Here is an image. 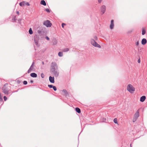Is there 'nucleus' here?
Here are the masks:
<instances>
[{
  "instance_id": "nucleus-1",
  "label": "nucleus",
  "mask_w": 147,
  "mask_h": 147,
  "mask_svg": "<svg viewBox=\"0 0 147 147\" xmlns=\"http://www.w3.org/2000/svg\"><path fill=\"white\" fill-rule=\"evenodd\" d=\"M97 37L96 36H95L94 37V39H91L90 40L91 43L94 47L101 48V46L95 41V40H97Z\"/></svg>"
},
{
  "instance_id": "nucleus-2",
  "label": "nucleus",
  "mask_w": 147,
  "mask_h": 147,
  "mask_svg": "<svg viewBox=\"0 0 147 147\" xmlns=\"http://www.w3.org/2000/svg\"><path fill=\"white\" fill-rule=\"evenodd\" d=\"M8 87V84H6L4 85L3 87L2 90L3 93L7 95L9 94V89Z\"/></svg>"
},
{
  "instance_id": "nucleus-3",
  "label": "nucleus",
  "mask_w": 147,
  "mask_h": 147,
  "mask_svg": "<svg viewBox=\"0 0 147 147\" xmlns=\"http://www.w3.org/2000/svg\"><path fill=\"white\" fill-rule=\"evenodd\" d=\"M127 89L128 91L131 93L135 90V88L131 84H129L127 86Z\"/></svg>"
},
{
  "instance_id": "nucleus-4",
  "label": "nucleus",
  "mask_w": 147,
  "mask_h": 147,
  "mask_svg": "<svg viewBox=\"0 0 147 147\" xmlns=\"http://www.w3.org/2000/svg\"><path fill=\"white\" fill-rule=\"evenodd\" d=\"M139 110H138L135 113L133 119L132 121L133 122H135L136 121L138 117L139 116Z\"/></svg>"
},
{
  "instance_id": "nucleus-5",
  "label": "nucleus",
  "mask_w": 147,
  "mask_h": 147,
  "mask_svg": "<svg viewBox=\"0 0 147 147\" xmlns=\"http://www.w3.org/2000/svg\"><path fill=\"white\" fill-rule=\"evenodd\" d=\"M56 69H58V67L56 63L55 62L52 63L51 65V71Z\"/></svg>"
},
{
  "instance_id": "nucleus-6",
  "label": "nucleus",
  "mask_w": 147,
  "mask_h": 147,
  "mask_svg": "<svg viewBox=\"0 0 147 147\" xmlns=\"http://www.w3.org/2000/svg\"><path fill=\"white\" fill-rule=\"evenodd\" d=\"M53 75L55 77H58L59 75V71L58 69H56L51 71Z\"/></svg>"
},
{
  "instance_id": "nucleus-7",
  "label": "nucleus",
  "mask_w": 147,
  "mask_h": 147,
  "mask_svg": "<svg viewBox=\"0 0 147 147\" xmlns=\"http://www.w3.org/2000/svg\"><path fill=\"white\" fill-rule=\"evenodd\" d=\"M43 25L47 27H49L51 26L52 24L49 20H47L44 22Z\"/></svg>"
},
{
  "instance_id": "nucleus-8",
  "label": "nucleus",
  "mask_w": 147,
  "mask_h": 147,
  "mask_svg": "<svg viewBox=\"0 0 147 147\" xmlns=\"http://www.w3.org/2000/svg\"><path fill=\"white\" fill-rule=\"evenodd\" d=\"M39 38V36L38 35H35L34 36V41L36 45H38V40Z\"/></svg>"
},
{
  "instance_id": "nucleus-9",
  "label": "nucleus",
  "mask_w": 147,
  "mask_h": 147,
  "mask_svg": "<svg viewBox=\"0 0 147 147\" xmlns=\"http://www.w3.org/2000/svg\"><path fill=\"white\" fill-rule=\"evenodd\" d=\"M100 9L101 10V12H102V14H104L106 10V7L105 5H103L100 8Z\"/></svg>"
},
{
  "instance_id": "nucleus-10",
  "label": "nucleus",
  "mask_w": 147,
  "mask_h": 147,
  "mask_svg": "<svg viewBox=\"0 0 147 147\" xmlns=\"http://www.w3.org/2000/svg\"><path fill=\"white\" fill-rule=\"evenodd\" d=\"M114 26V20H112L111 21V23L109 26L110 29L111 30L113 29Z\"/></svg>"
},
{
  "instance_id": "nucleus-11",
  "label": "nucleus",
  "mask_w": 147,
  "mask_h": 147,
  "mask_svg": "<svg viewBox=\"0 0 147 147\" xmlns=\"http://www.w3.org/2000/svg\"><path fill=\"white\" fill-rule=\"evenodd\" d=\"M49 81L51 83H54L55 82L54 77L50 76L49 77Z\"/></svg>"
},
{
  "instance_id": "nucleus-12",
  "label": "nucleus",
  "mask_w": 147,
  "mask_h": 147,
  "mask_svg": "<svg viewBox=\"0 0 147 147\" xmlns=\"http://www.w3.org/2000/svg\"><path fill=\"white\" fill-rule=\"evenodd\" d=\"M147 42L145 38H143L142 40V44L143 45H145Z\"/></svg>"
},
{
  "instance_id": "nucleus-13",
  "label": "nucleus",
  "mask_w": 147,
  "mask_h": 147,
  "mask_svg": "<svg viewBox=\"0 0 147 147\" xmlns=\"http://www.w3.org/2000/svg\"><path fill=\"white\" fill-rule=\"evenodd\" d=\"M146 98V96H143L141 97L140 98V101L141 102H144Z\"/></svg>"
},
{
  "instance_id": "nucleus-14",
  "label": "nucleus",
  "mask_w": 147,
  "mask_h": 147,
  "mask_svg": "<svg viewBox=\"0 0 147 147\" xmlns=\"http://www.w3.org/2000/svg\"><path fill=\"white\" fill-rule=\"evenodd\" d=\"M30 76L33 78H36L37 77V75L35 73H33L30 74Z\"/></svg>"
},
{
  "instance_id": "nucleus-15",
  "label": "nucleus",
  "mask_w": 147,
  "mask_h": 147,
  "mask_svg": "<svg viewBox=\"0 0 147 147\" xmlns=\"http://www.w3.org/2000/svg\"><path fill=\"white\" fill-rule=\"evenodd\" d=\"M40 4L44 6H45L46 5V3L45 1L44 0H42L40 2Z\"/></svg>"
},
{
  "instance_id": "nucleus-16",
  "label": "nucleus",
  "mask_w": 147,
  "mask_h": 147,
  "mask_svg": "<svg viewBox=\"0 0 147 147\" xmlns=\"http://www.w3.org/2000/svg\"><path fill=\"white\" fill-rule=\"evenodd\" d=\"M25 1H23L22 2H21L19 3V5H20V6H21V7L24 6V5H25Z\"/></svg>"
},
{
  "instance_id": "nucleus-17",
  "label": "nucleus",
  "mask_w": 147,
  "mask_h": 147,
  "mask_svg": "<svg viewBox=\"0 0 147 147\" xmlns=\"http://www.w3.org/2000/svg\"><path fill=\"white\" fill-rule=\"evenodd\" d=\"M76 111L78 113H80L81 112L80 109L78 108H76L75 109Z\"/></svg>"
},
{
  "instance_id": "nucleus-18",
  "label": "nucleus",
  "mask_w": 147,
  "mask_h": 147,
  "mask_svg": "<svg viewBox=\"0 0 147 147\" xmlns=\"http://www.w3.org/2000/svg\"><path fill=\"white\" fill-rule=\"evenodd\" d=\"M69 49L68 48H66L62 50V51L63 52H67L69 51Z\"/></svg>"
},
{
  "instance_id": "nucleus-19",
  "label": "nucleus",
  "mask_w": 147,
  "mask_h": 147,
  "mask_svg": "<svg viewBox=\"0 0 147 147\" xmlns=\"http://www.w3.org/2000/svg\"><path fill=\"white\" fill-rule=\"evenodd\" d=\"M57 41L56 39H54L53 40V44L54 45H56L57 44Z\"/></svg>"
},
{
  "instance_id": "nucleus-20",
  "label": "nucleus",
  "mask_w": 147,
  "mask_h": 147,
  "mask_svg": "<svg viewBox=\"0 0 147 147\" xmlns=\"http://www.w3.org/2000/svg\"><path fill=\"white\" fill-rule=\"evenodd\" d=\"M58 55L59 57H61L63 56V52H59Z\"/></svg>"
},
{
  "instance_id": "nucleus-21",
  "label": "nucleus",
  "mask_w": 147,
  "mask_h": 147,
  "mask_svg": "<svg viewBox=\"0 0 147 147\" xmlns=\"http://www.w3.org/2000/svg\"><path fill=\"white\" fill-rule=\"evenodd\" d=\"M29 33L30 34H32L33 32H32V31L31 28H30L29 30Z\"/></svg>"
},
{
  "instance_id": "nucleus-22",
  "label": "nucleus",
  "mask_w": 147,
  "mask_h": 147,
  "mask_svg": "<svg viewBox=\"0 0 147 147\" xmlns=\"http://www.w3.org/2000/svg\"><path fill=\"white\" fill-rule=\"evenodd\" d=\"M113 121L114 123L116 124H118L117 120V118H115L113 120Z\"/></svg>"
},
{
  "instance_id": "nucleus-23",
  "label": "nucleus",
  "mask_w": 147,
  "mask_h": 147,
  "mask_svg": "<svg viewBox=\"0 0 147 147\" xmlns=\"http://www.w3.org/2000/svg\"><path fill=\"white\" fill-rule=\"evenodd\" d=\"M146 33L145 30L144 29H143L142 30V35H144Z\"/></svg>"
},
{
  "instance_id": "nucleus-24",
  "label": "nucleus",
  "mask_w": 147,
  "mask_h": 147,
  "mask_svg": "<svg viewBox=\"0 0 147 147\" xmlns=\"http://www.w3.org/2000/svg\"><path fill=\"white\" fill-rule=\"evenodd\" d=\"M34 64V63L33 62L32 63V64L31 65V66L30 68V69H32V70L33 69Z\"/></svg>"
},
{
  "instance_id": "nucleus-25",
  "label": "nucleus",
  "mask_w": 147,
  "mask_h": 147,
  "mask_svg": "<svg viewBox=\"0 0 147 147\" xmlns=\"http://www.w3.org/2000/svg\"><path fill=\"white\" fill-rule=\"evenodd\" d=\"M136 45L137 46H138L139 45V42L138 41H137L135 43Z\"/></svg>"
},
{
  "instance_id": "nucleus-26",
  "label": "nucleus",
  "mask_w": 147,
  "mask_h": 147,
  "mask_svg": "<svg viewBox=\"0 0 147 147\" xmlns=\"http://www.w3.org/2000/svg\"><path fill=\"white\" fill-rule=\"evenodd\" d=\"M63 92L65 94H67V92L66 90H63Z\"/></svg>"
},
{
  "instance_id": "nucleus-27",
  "label": "nucleus",
  "mask_w": 147,
  "mask_h": 147,
  "mask_svg": "<svg viewBox=\"0 0 147 147\" xmlns=\"http://www.w3.org/2000/svg\"><path fill=\"white\" fill-rule=\"evenodd\" d=\"M53 88L54 91H56L57 90L56 87L55 86H53Z\"/></svg>"
},
{
  "instance_id": "nucleus-28",
  "label": "nucleus",
  "mask_w": 147,
  "mask_h": 147,
  "mask_svg": "<svg viewBox=\"0 0 147 147\" xmlns=\"http://www.w3.org/2000/svg\"><path fill=\"white\" fill-rule=\"evenodd\" d=\"M53 85H48V87H49V88H52L53 87Z\"/></svg>"
},
{
  "instance_id": "nucleus-29",
  "label": "nucleus",
  "mask_w": 147,
  "mask_h": 147,
  "mask_svg": "<svg viewBox=\"0 0 147 147\" xmlns=\"http://www.w3.org/2000/svg\"><path fill=\"white\" fill-rule=\"evenodd\" d=\"M41 77L42 78H43L45 77V75H44V74H43V73H42L41 74Z\"/></svg>"
},
{
  "instance_id": "nucleus-30",
  "label": "nucleus",
  "mask_w": 147,
  "mask_h": 147,
  "mask_svg": "<svg viewBox=\"0 0 147 147\" xmlns=\"http://www.w3.org/2000/svg\"><path fill=\"white\" fill-rule=\"evenodd\" d=\"M3 98L5 101H6L7 99V98L5 96L3 97Z\"/></svg>"
},
{
  "instance_id": "nucleus-31",
  "label": "nucleus",
  "mask_w": 147,
  "mask_h": 147,
  "mask_svg": "<svg viewBox=\"0 0 147 147\" xmlns=\"http://www.w3.org/2000/svg\"><path fill=\"white\" fill-rule=\"evenodd\" d=\"M27 84V82L26 81H24L23 82V84L24 85H26Z\"/></svg>"
},
{
  "instance_id": "nucleus-32",
  "label": "nucleus",
  "mask_w": 147,
  "mask_h": 147,
  "mask_svg": "<svg viewBox=\"0 0 147 147\" xmlns=\"http://www.w3.org/2000/svg\"><path fill=\"white\" fill-rule=\"evenodd\" d=\"M12 22H14V21H15L16 20V17H15H15H14V18H13L12 19Z\"/></svg>"
},
{
  "instance_id": "nucleus-33",
  "label": "nucleus",
  "mask_w": 147,
  "mask_h": 147,
  "mask_svg": "<svg viewBox=\"0 0 147 147\" xmlns=\"http://www.w3.org/2000/svg\"><path fill=\"white\" fill-rule=\"evenodd\" d=\"M25 4L28 6H29L30 5L29 3L28 2H26L25 3Z\"/></svg>"
},
{
  "instance_id": "nucleus-34",
  "label": "nucleus",
  "mask_w": 147,
  "mask_h": 147,
  "mask_svg": "<svg viewBox=\"0 0 147 147\" xmlns=\"http://www.w3.org/2000/svg\"><path fill=\"white\" fill-rule=\"evenodd\" d=\"M45 10L48 12H50L49 10L48 9H45Z\"/></svg>"
},
{
  "instance_id": "nucleus-35",
  "label": "nucleus",
  "mask_w": 147,
  "mask_h": 147,
  "mask_svg": "<svg viewBox=\"0 0 147 147\" xmlns=\"http://www.w3.org/2000/svg\"><path fill=\"white\" fill-rule=\"evenodd\" d=\"M32 70V69L29 68V69H28V73H30Z\"/></svg>"
},
{
  "instance_id": "nucleus-36",
  "label": "nucleus",
  "mask_w": 147,
  "mask_h": 147,
  "mask_svg": "<svg viewBox=\"0 0 147 147\" xmlns=\"http://www.w3.org/2000/svg\"><path fill=\"white\" fill-rule=\"evenodd\" d=\"M45 38L48 40H49V38L48 36H46L45 37Z\"/></svg>"
},
{
  "instance_id": "nucleus-37",
  "label": "nucleus",
  "mask_w": 147,
  "mask_h": 147,
  "mask_svg": "<svg viewBox=\"0 0 147 147\" xmlns=\"http://www.w3.org/2000/svg\"><path fill=\"white\" fill-rule=\"evenodd\" d=\"M65 25V24L64 23H62V26L63 28H64V26Z\"/></svg>"
},
{
  "instance_id": "nucleus-38",
  "label": "nucleus",
  "mask_w": 147,
  "mask_h": 147,
  "mask_svg": "<svg viewBox=\"0 0 147 147\" xmlns=\"http://www.w3.org/2000/svg\"><path fill=\"white\" fill-rule=\"evenodd\" d=\"M102 0H98V2L99 3H100L102 1Z\"/></svg>"
},
{
  "instance_id": "nucleus-39",
  "label": "nucleus",
  "mask_w": 147,
  "mask_h": 147,
  "mask_svg": "<svg viewBox=\"0 0 147 147\" xmlns=\"http://www.w3.org/2000/svg\"><path fill=\"white\" fill-rule=\"evenodd\" d=\"M138 63H140V59H139L138 60Z\"/></svg>"
},
{
  "instance_id": "nucleus-40",
  "label": "nucleus",
  "mask_w": 147,
  "mask_h": 147,
  "mask_svg": "<svg viewBox=\"0 0 147 147\" xmlns=\"http://www.w3.org/2000/svg\"><path fill=\"white\" fill-rule=\"evenodd\" d=\"M16 13H17L18 14H18H19V11H17Z\"/></svg>"
},
{
  "instance_id": "nucleus-41",
  "label": "nucleus",
  "mask_w": 147,
  "mask_h": 147,
  "mask_svg": "<svg viewBox=\"0 0 147 147\" xmlns=\"http://www.w3.org/2000/svg\"><path fill=\"white\" fill-rule=\"evenodd\" d=\"M30 82L31 83H32L33 82V81L32 80H31V81Z\"/></svg>"
},
{
  "instance_id": "nucleus-42",
  "label": "nucleus",
  "mask_w": 147,
  "mask_h": 147,
  "mask_svg": "<svg viewBox=\"0 0 147 147\" xmlns=\"http://www.w3.org/2000/svg\"><path fill=\"white\" fill-rule=\"evenodd\" d=\"M130 147H132V146H131V144L130 145Z\"/></svg>"
},
{
  "instance_id": "nucleus-43",
  "label": "nucleus",
  "mask_w": 147,
  "mask_h": 147,
  "mask_svg": "<svg viewBox=\"0 0 147 147\" xmlns=\"http://www.w3.org/2000/svg\"><path fill=\"white\" fill-rule=\"evenodd\" d=\"M42 63H43V64H44V62H42Z\"/></svg>"
}]
</instances>
